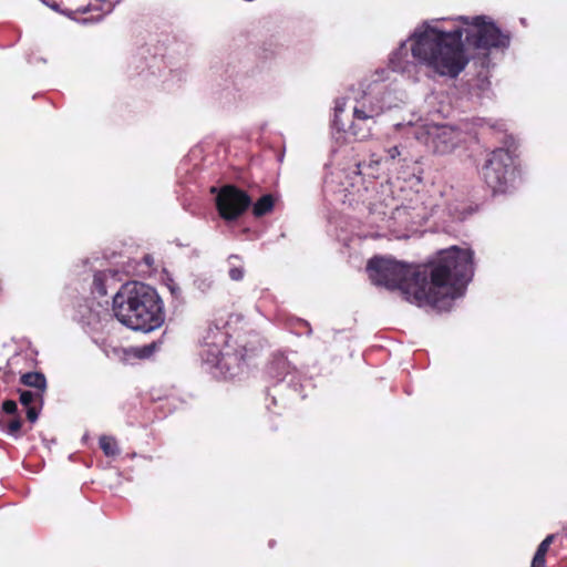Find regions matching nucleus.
<instances>
[{
    "label": "nucleus",
    "mask_w": 567,
    "mask_h": 567,
    "mask_svg": "<svg viewBox=\"0 0 567 567\" xmlns=\"http://www.w3.org/2000/svg\"><path fill=\"white\" fill-rule=\"evenodd\" d=\"M2 409L8 414H13L17 411V403L12 400H8L3 402Z\"/></svg>",
    "instance_id": "22"
},
{
    "label": "nucleus",
    "mask_w": 567,
    "mask_h": 567,
    "mask_svg": "<svg viewBox=\"0 0 567 567\" xmlns=\"http://www.w3.org/2000/svg\"><path fill=\"white\" fill-rule=\"evenodd\" d=\"M530 567H546L545 557H538V555H534Z\"/></svg>",
    "instance_id": "25"
},
{
    "label": "nucleus",
    "mask_w": 567,
    "mask_h": 567,
    "mask_svg": "<svg viewBox=\"0 0 567 567\" xmlns=\"http://www.w3.org/2000/svg\"><path fill=\"white\" fill-rule=\"evenodd\" d=\"M155 350H156V344L150 343V344L136 348L135 353L138 358H148L154 353Z\"/></svg>",
    "instance_id": "19"
},
{
    "label": "nucleus",
    "mask_w": 567,
    "mask_h": 567,
    "mask_svg": "<svg viewBox=\"0 0 567 567\" xmlns=\"http://www.w3.org/2000/svg\"><path fill=\"white\" fill-rule=\"evenodd\" d=\"M367 270L371 281L389 290H400L417 307L449 311L464 296L473 277V251L452 246L429 265H408L390 257H374Z\"/></svg>",
    "instance_id": "2"
},
{
    "label": "nucleus",
    "mask_w": 567,
    "mask_h": 567,
    "mask_svg": "<svg viewBox=\"0 0 567 567\" xmlns=\"http://www.w3.org/2000/svg\"><path fill=\"white\" fill-rule=\"evenodd\" d=\"M167 288L174 296H178L181 293V288L173 279H168Z\"/></svg>",
    "instance_id": "24"
},
{
    "label": "nucleus",
    "mask_w": 567,
    "mask_h": 567,
    "mask_svg": "<svg viewBox=\"0 0 567 567\" xmlns=\"http://www.w3.org/2000/svg\"><path fill=\"white\" fill-rule=\"evenodd\" d=\"M251 204L250 197L244 190L227 185L216 197V205L220 216L226 220L238 218Z\"/></svg>",
    "instance_id": "8"
},
{
    "label": "nucleus",
    "mask_w": 567,
    "mask_h": 567,
    "mask_svg": "<svg viewBox=\"0 0 567 567\" xmlns=\"http://www.w3.org/2000/svg\"><path fill=\"white\" fill-rule=\"evenodd\" d=\"M228 339V333L220 328H209L203 338L200 357L204 363L219 370L220 374L234 377L243 354L233 351Z\"/></svg>",
    "instance_id": "4"
},
{
    "label": "nucleus",
    "mask_w": 567,
    "mask_h": 567,
    "mask_svg": "<svg viewBox=\"0 0 567 567\" xmlns=\"http://www.w3.org/2000/svg\"><path fill=\"white\" fill-rule=\"evenodd\" d=\"M100 447L107 456H115L120 452L115 440L110 436H102L100 439Z\"/></svg>",
    "instance_id": "14"
},
{
    "label": "nucleus",
    "mask_w": 567,
    "mask_h": 567,
    "mask_svg": "<svg viewBox=\"0 0 567 567\" xmlns=\"http://www.w3.org/2000/svg\"><path fill=\"white\" fill-rule=\"evenodd\" d=\"M196 289L202 293H207L212 290L214 281L210 277H198L194 282Z\"/></svg>",
    "instance_id": "16"
},
{
    "label": "nucleus",
    "mask_w": 567,
    "mask_h": 567,
    "mask_svg": "<svg viewBox=\"0 0 567 567\" xmlns=\"http://www.w3.org/2000/svg\"><path fill=\"white\" fill-rule=\"evenodd\" d=\"M417 141L424 144L435 154H450L458 147L463 141V133L447 124H426L414 130Z\"/></svg>",
    "instance_id": "5"
},
{
    "label": "nucleus",
    "mask_w": 567,
    "mask_h": 567,
    "mask_svg": "<svg viewBox=\"0 0 567 567\" xmlns=\"http://www.w3.org/2000/svg\"><path fill=\"white\" fill-rule=\"evenodd\" d=\"M555 535L550 534L548 535L538 546L535 555H538V557H545L549 546L554 542Z\"/></svg>",
    "instance_id": "18"
},
{
    "label": "nucleus",
    "mask_w": 567,
    "mask_h": 567,
    "mask_svg": "<svg viewBox=\"0 0 567 567\" xmlns=\"http://www.w3.org/2000/svg\"><path fill=\"white\" fill-rule=\"evenodd\" d=\"M385 154L384 158H374V155H372L371 163L379 164L381 161L385 163L393 162L402 156V150L399 146H392L385 150Z\"/></svg>",
    "instance_id": "15"
},
{
    "label": "nucleus",
    "mask_w": 567,
    "mask_h": 567,
    "mask_svg": "<svg viewBox=\"0 0 567 567\" xmlns=\"http://www.w3.org/2000/svg\"><path fill=\"white\" fill-rule=\"evenodd\" d=\"M274 208V198L271 195L267 194L260 197L257 203H255L252 207V213L256 217H261Z\"/></svg>",
    "instance_id": "11"
},
{
    "label": "nucleus",
    "mask_w": 567,
    "mask_h": 567,
    "mask_svg": "<svg viewBox=\"0 0 567 567\" xmlns=\"http://www.w3.org/2000/svg\"><path fill=\"white\" fill-rule=\"evenodd\" d=\"M379 89L382 90L380 99H384L385 102H393L395 105L392 107L399 106L400 103H403L406 99V94L403 91H396L394 89L389 90L385 85H379Z\"/></svg>",
    "instance_id": "12"
},
{
    "label": "nucleus",
    "mask_w": 567,
    "mask_h": 567,
    "mask_svg": "<svg viewBox=\"0 0 567 567\" xmlns=\"http://www.w3.org/2000/svg\"><path fill=\"white\" fill-rule=\"evenodd\" d=\"M475 50L505 49L509 37L486 16L433 19L415 28L410 38L391 54L396 72L411 74L416 65L440 76L456 78L468 64L462 37Z\"/></svg>",
    "instance_id": "1"
},
{
    "label": "nucleus",
    "mask_w": 567,
    "mask_h": 567,
    "mask_svg": "<svg viewBox=\"0 0 567 567\" xmlns=\"http://www.w3.org/2000/svg\"><path fill=\"white\" fill-rule=\"evenodd\" d=\"M39 413L34 406L27 408V417L30 422H35L38 420Z\"/></svg>",
    "instance_id": "23"
},
{
    "label": "nucleus",
    "mask_w": 567,
    "mask_h": 567,
    "mask_svg": "<svg viewBox=\"0 0 567 567\" xmlns=\"http://www.w3.org/2000/svg\"><path fill=\"white\" fill-rule=\"evenodd\" d=\"M228 264V276L234 281H239L244 278L245 269L243 260L237 255H231L227 259Z\"/></svg>",
    "instance_id": "9"
},
{
    "label": "nucleus",
    "mask_w": 567,
    "mask_h": 567,
    "mask_svg": "<svg viewBox=\"0 0 567 567\" xmlns=\"http://www.w3.org/2000/svg\"><path fill=\"white\" fill-rule=\"evenodd\" d=\"M37 396L39 399H41V394H37ZM34 399H35V394L31 391H22L20 393V402L25 408H29L30 404L34 401Z\"/></svg>",
    "instance_id": "20"
},
{
    "label": "nucleus",
    "mask_w": 567,
    "mask_h": 567,
    "mask_svg": "<svg viewBox=\"0 0 567 567\" xmlns=\"http://www.w3.org/2000/svg\"><path fill=\"white\" fill-rule=\"evenodd\" d=\"M115 318L132 330L150 332L165 320L164 306L157 291L151 286L130 281L113 297Z\"/></svg>",
    "instance_id": "3"
},
{
    "label": "nucleus",
    "mask_w": 567,
    "mask_h": 567,
    "mask_svg": "<svg viewBox=\"0 0 567 567\" xmlns=\"http://www.w3.org/2000/svg\"><path fill=\"white\" fill-rule=\"evenodd\" d=\"M344 109H346V102L343 100L336 102L333 124H334V126L338 127V130H344V124L341 123L340 117H339L340 114L344 111Z\"/></svg>",
    "instance_id": "17"
},
{
    "label": "nucleus",
    "mask_w": 567,
    "mask_h": 567,
    "mask_svg": "<svg viewBox=\"0 0 567 567\" xmlns=\"http://www.w3.org/2000/svg\"><path fill=\"white\" fill-rule=\"evenodd\" d=\"M111 277H112V274L110 271H97V272H95L94 279H93V287H94V290L100 296H105L107 293V289H106L105 282Z\"/></svg>",
    "instance_id": "13"
},
{
    "label": "nucleus",
    "mask_w": 567,
    "mask_h": 567,
    "mask_svg": "<svg viewBox=\"0 0 567 567\" xmlns=\"http://www.w3.org/2000/svg\"><path fill=\"white\" fill-rule=\"evenodd\" d=\"M20 429H21V421L19 419H13L10 421L7 432H8V434L16 436L18 434V432L20 431Z\"/></svg>",
    "instance_id": "21"
},
{
    "label": "nucleus",
    "mask_w": 567,
    "mask_h": 567,
    "mask_svg": "<svg viewBox=\"0 0 567 567\" xmlns=\"http://www.w3.org/2000/svg\"><path fill=\"white\" fill-rule=\"evenodd\" d=\"M113 352H114V354H117L118 350L117 349H113Z\"/></svg>",
    "instance_id": "26"
},
{
    "label": "nucleus",
    "mask_w": 567,
    "mask_h": 567,
    "mask_svg": "<svg viewBox=\"0 0 567 567\" xmlns=\"http://www.w3.org/2000/svg\"><path fill=\"white\" fill-rule=\"evenodd\" d=\"M21 382L27 386L35 388L40 391H44L47 386L45 377L39 372H29L21 377Z\"/></svg>",
    "instance_id": "10"
},
{
    "label": "nucleus",
    "mask_w": 567,
    "mask_h": 567,
    "mask_svg": "<svg viewBox=\"0 0 567 567\" xmlns=\"http://www.w3.org/2000/svg\"><path fill=\"white\" fill-rule=\"evenodd\" d=\"M382 90L379 85H374L369 92H365L361 99H359L353 107L354 123L351 125L352 133L359 140L369 137V132L360 133L357 128L360 122L372 121L380 116L385 110L392 109L395 103L384 99H380Z\"/></svg>",
    "instance_id": "7"
},
{
    "label": "nucleus",
    "mask_w": 567,
    "mask_h": 567,
    "mask_svg": "<svg viewBox=\"0 0 567 567\" xmlns=\"http://www.w3.org/2000/svg\"><path fill=\"white\" fill-rule=\"evenodd\" d=\"M483 177L494 193H504L515 178L514 161L511 153L498 148L489 154L482 169Z\"/></svg>",
    "instance_id": "6"
}]
</instances>
